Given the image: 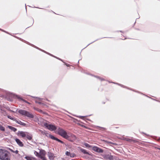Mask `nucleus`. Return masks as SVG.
<instances>
[{
    "label": "nucleus",
    "instance_id": "nucleus-43",
    "mask_svg": "<svg viewBox=\"0 0 160 160\" xmlns=\"http://www.w3.org/2000/svg\"><path fill=\"white\" fill-rule=\"evenodd\" d=\"M25 9H26V10H27V9H26V7L25 8Z\"/></svg>",
    "mask_w": 160,
    "mask_h": 160
},
{
    "label": "nucleus",
    "instance_id": "nucleus-38",
    "mask_svg": "<svg viewBox=\"0 0 160 160\" xmlns=\"http://www.w3.org/2000/svg\"><path fill=\"white\" fill-rule=\"evenodd\" d=\"M65 64L67 66H68L69 65V64H67V63H65Z\"/></svg>",
    "mask_w": 160,
    "mask_h": 160
},
{
    "label": "nucleus",
    "instance_id": "nucleus-16",
    "mask_svg": "<svg viewBox=\"0 0 160 160\" xmlns=\"http://www.w3.org/2000/svg\"><path fill=\"white\" fill-rule=\"evenodd\" d=\"M27 138L29 140H31L32 138V135H30L27 134L26 136Z\"/></svg>",
    "mask_w": 160,
    "mask_h": 160
},
{
    "label": "nucleus",
    "instance_id": "nucleus-1",
    "mask_svg": "<svg viewBox=\"0 0 160 160\" xmlns=\"http://www.w3.org/2000/svg\"><path fill=\"white\" fill-rule=\"evenodd\" d=\"M44 125L50 130L53 131L57 130L56 132L58 134L64 138L72 141L69 139V136L68 135L67 132L62 128L60 127L57 128L54 125L52 124H48L47 123H44Z\"/></svg>",
    "mask_w": 160,
    "mask_h": 160
},
{
    "label": "nucleus",
    "instance_id": "nucleus-42",
    "mask_svg": "<svg viewBox=\"0 0 160 160\" xmlns=\"http://www.w3.org/2000/svg\"><path fill=\"white\" fill-rule=\"evenodd\" d=\"M80 60H79L78 61V63H79V61Z\"/></svg>",
    "mask_w": 160,
    "mask_h": 160
},
{
    "label": "nucleus",
    "instance_id": "nucleus-27",
    "mask_svg": "<svg viewBox=\"0 0 160 160\" xmlns=\"http://www.w3.org/2000/svg\"><path fill=\"white\" fill-rule=\"evenodd\" d=\"M37 111H38L39 112H41V113H43V114H45V113L42 110L40 109H38L37 110Z\"/></svg>",
    "mask_w": 160,
    "mask_h": 160
},
{
    "label": "nucleus",
    "instance_id": "nucleus-33",
    "mask_svg": "<svg viewBox=\"0 0 160 160\" xmlns=\"http://www.w3.org/2000/svg\"><path fill=\"white\" fill-rule=\"evenodd\" d=\"M0 30L2 31H3V32H6V33H8V32H6V31H5L4 30H3L1 29V28H0Z\"/></svg>",
    "mask_w": 160,
    "mask_h": 160
},
{
    "label": "nucleus",
    "instance_id": "nucleus-24",
    "mask_svg": "<svg viewBox=\"0 0 160 160\" xmlns=\"http://www.w3.org/2000/svg\"><path fill=\"white\" fill-rule=\"evenodd\" d=\"M10 151L12 152H13V153H15L16 154H18V150H16V151H14V150H12V149H10Z\"/></svg>",
    "mask_w": 160,
    "mask_h": 160
},
{
    "label": "nucleus",
    "instance_id": "nucleus-20",
    "mask_svg": "<svg viewBox=\"0 0 160 160\" xmlns=\"http://www.w3.org/2000/svg\"><path fill=\"white\" fill-rule=\"evenodd\" d=\"M116 84H117L118 85H119L120 86H121V87H123V88H126L128 89H130L129 88L126 87L125 86H124L123 85H122V84H119V83H116ZM130 90H131V89H130ZM131 90H132L131 89Z\"/></svg>",
    "mask_w": 160,
    "mask_h": 160
},
{
    "label": "nucleus",
    "instance_id": "nucleus-14",
    "mask_svg": "<svg viewBox=\"0 0 160 160\" xmlns=\"http://www.w3.org/2000/svg\"><path fill=\"white\" fill-rule=\"evenodd\" d=\"M8 127L11 129V130L13 131L14 132H15L17 130V129L14 127H13L11 126H8Z\"/></svg>",
    "mask_w": 160,
    "mask_h": 160
},
{
    "label": "nucleus",
    "instance_id": "nucleus-37",
    "mask_svg": "<svg viewBox=\"0 0 160 160\" xmlns=\"http://www.w3.org/2000/svg\"><path fill=\"white\" fill-rule=\"evenodd\" d=\"M133 91H134V92H138V93H141V94H143V95H144V94H143V93H142L139 92H137V91H134V90H133Z\"/></svg>",
    "mask_w": 160,
    "mask_h": 160
},
{
    "label": "nucleus",
    "instance_id": "nucleus-34",
    "mask_svg": "<svg viewBox=\"0 0 160 160\" xmlns=\"http://www.w3.org/2000/svg\"><path fill=\"white\" fill-rule=\"evenodd\" d=\"M141 133H142V134H145V135H146L148 136V135H147V134H146V133H144V132H141Z\"/></svg>",
    "mask_w": 160,
    "mask_h": 160
},
{
    "label": "nucleus",
    "instance_id": "nucleus-35",
    "mask_svg": "<svg viewBox=\"0 0 160 160\" xmlns=\"http://www.w3.org/2000/svg\"><path fill=\"white\" fill-rule=\"evenodd\" d=\"M42 158V160H46V158H45V157H42V158Z\"/></svg>",
    "mask_w": 160,
    "mask_h": 160
},
{
    "label": "nucleus",
    "instance_id": "nucleus-29",
    "mask_svg": "<svg viewBox=\"0 0 160 160\" xmlns=\"http://www.w3.org/2000/svg\"><path fill=\"white\" fill-rule=\"evenodd\" d=\"M70 152H68V151H67L66 152V154L68 156H70Z\"/></svg>",
    "mask_w": 160,
    "mask_h": 160
},
{
    "label": "nucleus",
    "instance_id": "nucleus-30",
    "mask_svg": "<svg viewBox=\"0 0 160 160\" xmlns=\"http://www.w3.org/2000/svg\"><path fill=\"white\" fill-rule=\"evenodd\" d=\"M35 102L36 103H38V104H43V103H42L41 102H38V101H35Z\"/></svg>",
    "mask_w": 160,
    "mask_h": 160
},
{
    "label": "nucleus",
    "instance_id": "nucleus-32",
    "mask_svg": "<svg viewBox=\"0 0 160 160\" xmlns=\"http://www.w3.org/2000/svg\"><path fill=\"white\" fill-rule=\"evenodd\" d=\"M72 137L73 138H74V139H76V136H75L74 135V134H72Z\"/></svg>",
    "mask_w": 160,
    "mask_h": 160
},
{
    "label": "nucleus",
    "instance_id": "nucleus-21",
    "mask_svg": "<svg viewBox=\"0 0 160 160\" xmlns=\"http://www.w3.org/2000/svg\"><path fill=\"white\" fill-rule=\"evenodd\" d=\"M94 76L95 77L99 79V80H100L101 81L105 80V79L104 78H102L99 77V76Z\"/></svg>",
    "mask_w": 160,
    "mask_h": 160
},
{
    "label": "nucleus",
    "instance_id": "nucleus-23",
    "mask_svg": "<svg viewBox=\"0 0 160 160\" xmlns=\"http://www.w3.org/2000/svg\"><path fill=\"white\" fill-rule=\"evenodd\" d=\"M7 117H8V118H9V119H10L12 120H13V121H15V118H12V117H11L10 116H9V115H8V116H7Z\"/></svg>",
    "mask_w": 160,
    "mask_h": 160
},
{
    "label": "nucleus",
    "instance_id": "nucleus-40",
    "mask_svg": "<svg viewBox=\"0 0 160 160\" xmlns=\"http://www.w3.org/2000/svg\"><path fill=\"white\" fill-rule=\"evenodd\" d=\"M157 148V149L160 150V148Z\"/></svg>",
    "mask_w": 160,
    "mask_h": 160
},
{
    "label": "nucleus",
    "instance_id": "nucleus-19",
    "mask_svg": "<svg viewBox=\"0 0 160 160\" xmlns=\"http://www.w3.org/2000/svg\"><path fill=\"white\" fill-rule=\"evenodd\" d=\"M25 158L27 160H32V158L28 156H26Z\"/></svg>",
    "mask_w": 160,
    "mask_h": 160
},
{
    "label": "nucleus",
    "instance_id": "nucleus-25",
    "mask_svg": "<svg viewBox=\"0 0 160 160\" xmlns=\"http://www.w3.org/2000/svg\"><path fill=\"white\" fill-rule=\"evenodd\" d=\"M76 156V155L74 153H70V156L72 158Z\"/></svg>",
    "mask_w": 160,
    "mask_h": 160
},
{
    "label": "nucleus",
    "instance_id": "nucleus-8",
    "mask_svg": "<svg viewBox=\"0 0 160 160\" xmlns=\"http://www.w3.org/2000/svg\"><path fill=\"white\" fill-rule=\"evenodd\" d=\"M104 158L106 159H108L110 160H113V156L111 154H106L104 156Z\"/></svg>",
    "mask_w": 160,
    "mask_h": 160
},
{
    "label": "nucleus",
    "instance_id": "nucleus-9",
    "mask_svg": "<svg viewBox=\"0 0 160 160\" xmlns=\"http://www.w3.org/2000/svg\"><path fill=\"white\" fill-rule=\"evenodd\" d=\"M48 157L49 158L50 160H53L55 157L54 154L50 152H48Z\"/></svg>",
    "mask_w": 160,
    "mask_h": 160
},
{
    "label": "nucleus",
    "instance_id": "nucleus-13",
    "mask_svg": "<svg viewBox=\"0 0 160 160\" xmlns=\"http://www.w3.org/2000/svg\"><path fill=\"white\" fill-rule=\"evenodd\" d=\"M14 121H15L17 123H18V124H19L22 126H25L26 125V123L22 122L20 120L18 119H17L15 118V120Z\"/></svg>",
    "mask_w": 160,
    "mask_h": 160
},
{
    "label": "nucleus",
    "instance_id": "nucleus-15",
    "mask_svg": "<svg viewBox=\"0 0 160 160\" xmlns=\"http://www.w3.org/2000/svg\"><path fill=\"white\" fill-rule=\"evenodd\" d=\"M126 141L130 142H136L137 141L136 140H134L130 138H128L126 139Z\"/></svg>",
    "mask_w": 160,
    "mask_h": 160
},
{
    "label": "nucleus",
    "instance_id": "nucleus-7",
    "mask_svg": "<svg viewBox=\"0 0 160 160\" xmlns=\"http://www.w3.org/2000/svg\"><path fill=\"white\" fill-rule=\"evenodd\" d=\"M49 137L52 140H56L58 141V142H59L62 144L64 143V142L63 141H61L60 139H58V138L54 137V136L50 134L49 135Z\"/></svg>",
    "mask_w": 160,
    "mask_h": 160
},
{
    "label": "nucleus",
    "instance_id": "nucleus-3",
    "mask_svg": "<svg viewBox=\"0 0 160 160\" xmlns=\"http://www.w3.org/2000/svg\"><path fill=\"white\" fill-rule=\"evenodd\" d=\"M18 113L22 115L26 116L29 118H33L34 115L30 112L23 109H20L18 111Z\"/></svg>",
    "mask_w": 160,
    "mask_h": 160
},
{
    "label": "nucleus",
    "instance_id": "nucleus-4",
    "mask_svg": "<svg viewBox=\"0 0 160 160\" xmlns=\"http://www.w3.org/2000/svg\"><path fill=\"white\" fill-rule=\"evenodd\" d=\"M32 46L34 47H35V48H36L38 49H39V50H41V51H42V52H45V53H47V54H49V55H51V56H52V57H54V58H57V59H59V60H60L61 61H62V62H63L65 63V62L63 61V60H62V59H61L60 58H58V57H56V56H54L53 55H52V54H51L50 53H48V52H46V51H44V50H42V49H40V48H38V47H36V46H34V45H32Z\"/></svg>",
    "mask_w": 160,
    "mask_h": 160
},
{
    "label": "nucleus",
    "instance_id": "nucleus-41",
    "mask_svg": "<svg viewBox=\"0 0 160 160\" xmlns=\"http://www.w3.org/2000/svg\"><path fill=\"white\" fill-rule=\"evenodd\" d=\"M120 32H122V31H120Z\"/></svg>",
    "mask_w": 160,
    "mask_h": 160
},
{
    "label": "nucleus",
    "instance_id": "nucleus-6",
    "mask_svg": "<svg viewBox=\"0 0 160 160\" xmlns=\"http://www.w3.org/2000/svg\"><path fill=\"white\" fill-rule=\"evenodd\" d=\"M28 132L22 131H18L17 132L18 136H20L22 137L23 138L26 137L27 134H28Z\"/></svg>",
    "mask_w": 160,
    "mask_h": 160
},
{
    "label": "nucleus",
    "instance_id": "nucleus-10",
    "mask_svg": "<svg viewBox=\"0 0 160 160\" xmlns=\"http://www.w3.org/2000/svg\"><path fill=\"white\" fill-rule=\"evenodd\" d=\"M16 98H17V99H19V100H21L23 101V102H25L26 103H27L29 104H30V103L27 101L25 99H23L22 97H20L19 96L17 95H14Z\"/></svg>",
    "mask_w": 160,
    "mask_h": 160
},
{
    "label": "nucleus",
    "instance_id": "nucleus-5",
    "mask_svg": "<svg viewBox=\"0 0 160 160\" xmlns=\"http://www.w3.org/2000/svg\"><path fill=\"white\" fill-rule=\"evenodd\" d=\"M92 149V150L98 153H102L103 152V149L97 146L93 147Z\"/></svg>",
    "mask_w": 160,
    "mask_h": 160
},
{
    "label": "nucleus",
    "instance_id": "nucleus-36",
    "mask_svg": "<svg viewBox=\"0 0 160 160\" xmlns=\"http://www.w3.org/2000/svg\"><path fill=\"white\" fill-rule=\"evenodd\" d=\"M98 40V39H97V40H95V41H93V42H91V43H89V44H88V45L87 46V47L90 44L92 43L93 42H95V41H97Z\"/></svg>",
    "mask_w": 160,
    "mask_h": 160
},
{
    "label": "nucleus",
    "instance_id": "nucleus-26",
    "mask_svg": "<svg viewBox=\"0 0 160 160\" xmlns=\"http://www.w3.org/2000/svg\"><path fill=\"white\" fill-rule=\"evenodd\" d=\"M91 115H88V116H77V117H79V118H81V119H83V118H85L86 117H88V116H90Z\"/></svg>",
    "mask_w": 160,
    "mask_h": 160
},
{
    "label": "nucleus",
    "instance_id": "nucleus-18",
    "mask_svg": "<svg viewBox=\"0 0 160 160\" xmlns=\"http://www.w3.org/2000/svg\"><path fill=\"white\" fill-rule=\"evenodd\" d=\"M0 130L2 131L5 130V128L0 124Z\"/></svg>",
    "mask_w": 160,
    "mask_h": 160
},
{
    "label": "nucleus",
    "instance_id": "nucleus-28",
    "mask_svg": "<svg viewBox=\"0 0 160 160\" xmlns=\"http://www.w3.org/2000/svg\"><path fill=\"white\" fill-rule=\"evenodd\" d=\"M34 154H35L36 156H39V153L36 151H34Z\"/></svg>",
    "mask_w": 160,
    "mask_h": 160
},
{
    "label": "nucleus",
    "instance_id": "nucleus-17",
    "mask_svg": "<svg viewBox=\"0 0 160 160\" xmlns=\"http://www.w3.org/2000/svg\"><path fill=\"white\" fill-rule=\"evenodd\" d=\"M84 145L87 148H91L92 147V146L89 145L88 143H84Z\"/></svg>",
    "mask_w": 160,
    "mask_h": 160
},
{
    "label": "nucleus",
    "instance_id": "nucleus-39",
    "mask_svg": "<svg viewBox=\"0 0 160 160\" xmlns=\"http://www.w3.org/2000/svg\"><path fill=\"white\" fill-rule=\"evenodd\" d=\"M100 127V128H102V129H103L104 130H105V129H105V128H103V127Z\"/></svg>",
    "mask_w": 160,
    "mask_h": 160
},
{
    "label": "nucleus",
    "instance_id": "nucleus-2",
    "mask_svg": "<svg viewBox=\"0 0 160 160\" xmlns=\"http://www.w3.org/2000/svg\"><path fill=\"white\" fill-rule=\"evenodd\" d=\"M10 152L5 149H0V159L10 160Z\"/></svg>",
    "mask_w": 160,
    "mask_h": 160
},
{
    "label": "nucleus",
    "instance_id": "nucleus-31",
    "mask_svg": "<svg viewBox=\"0 0 160 160\" xmlns=\"http://www.w3.org/2000/svg\"><path fill=\"white\" fill-rule=\"evenodd\" d=\"M32 97L34 98H38L39 100H41L42 99V98H38V97Z\"/></svg>",
    "mask_w": 160,
    "mask_h": 160
},
{
    "label": "nucleus",
    "instance_id": "nucleus-11",
    "mask_svg": "<svg viewBox=\"0 0 160 160\" xmlns=\"http://www.w3.org/2000/svg\"><path fill=\"white\" fill-rule=\"evenodd\" d=\"M15 141L17 144L20 147H22L23 146V144L22 142L18 138H16L15 139Z\"/></svg>",
    "mask_w": 160,
    "mask_h": 160
},
{
    "label": "nucleus",
    "instance_id": "nucleus-22",
    "mask_svg": "<svg viewBox=\"0 0 160 160\" xmlns=\"http://www.w3.org/2000/svg\"><path fill=\"white\" fill-rule=\"evenodd\" d=\"M45 150H42L41 151H40V154L41 155H45Z\"/></svg>",
    "mask_w": 160,
    "mask_h": 160
},
{
    "label": "nucleus",
    "instance_id": "nucleus-12",
    "mask_svg": "<svg viewBox=\"0 0 160 160\" xmlns=\"http://www.w3.org/2000/svg\"><path fill=\"white\" fill-rule=\"evenodd\" d=\"M80 150L81 152H82L84 154H88L89 155H90V154L89 153V152L85 149L82 148H80Z\"/></svg>",
    "mask_w": 160,
    "mask_h": 160
}]
</instances>
